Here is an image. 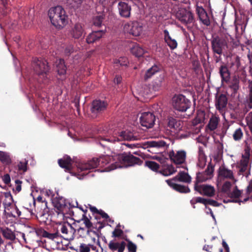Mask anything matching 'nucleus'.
Instances as JSON below:
<instances>
[{
	"mask_svg": "<svg viewBox=\"0 0 252 252\" xmlns=\"http://www.w3.org/2000/svg\"><path fill=\"white\" fill-rule=\"evenodd\" d=\"M139 158L132 155L126 153L114 155L112 156H104L99 158H93L86 162H80L77 165L78 171L77 178L81 179V177L87 174L91 169L97 166H107L102 171H110L118 168L127 167L136 164ZM75 175H77L76 173Z\"/></svg>",
	"mask_w": 252,
	"mask_h": 252,
	"instance_id": "nucleus-1",
	"label": "nucleus"
},
{
	"mask_svg": "<svg viewBox=\"0 0 252 252\" xmlns=\"http://www.w3.org/2000/svg\"><path fill=\"white\" fill-rule=\"evenodd\" d=\"M48 16L51 24L57 28H62L67 23V16L61 6L51 8L48 11Z\"/></svg>",
	"mask_w": 252,
	"mask_h": 252,
	"instance_id": "nucleus-2",
	"label": "nucleus"
},
{
	"mask_svg": "<svg viewBox=\"0 0 252 252\" xmlns=\"http://www.w3.org/2000/svg\"><path fill=\"white\" fill-rule=\"evenodd\" d=\"M53 203L54 207L57 209L56 212L58 213V217L61 219H63L65 215L71 216L72 212L70 209L76 207L78 206L77 201H72L70 202L62 197L55 198Z\"/></svg>",
	"mask_w": 252,
	"mask_h": 252,
	"instance_id": "nucleus-3",
	"label": "nucleus"
},
{
	"mask_svg": "<svg viewBox=\"0 0 252 252\" xmlns=\"http://www.w3.org/2000/svg\"><path fill=\"white\" fill-rule=\"evenodd\" d=\"M189 183L191 181L190 177L188 173L180 172L178 175L172 180H166L168 185L175 190L183 193H187L190 191L189 189L186 186H181L175 183V181Z\"/></svg>",
	"mask_w": 252,
	"mask_h": 252,
	"instance_id": "nucleus-4",
	"label": "nucleus"
},
{
	"mask_svg": "<svg viewBox=\"0 0 252 252\" xmlns=\"http://www.w3.org/2000/svg\"><path fill=\"white\" fill-rule=\"evenodd\" d=\"M173 108L180 112H185L191 106L190 101L182 94H176L172 98Z\"/></svg>",
	"mask_w": 252,
	"mask_h": 252,
	"instance_id": "nucleus-5",
	"label": "nucleus"
},
{
	"mask_svg": "<svg viewBox=\"0 0 252 252\" xmlns=\"http://www.w3.org/2000/svg\"><path fill=\"white\" fill-rule=\"evenodd\" d=\"M104 140L114 143L116 141L123 140H136L137 138L131 131L126 130L122 131L118 133H114L112 136L109 138H104Z\"/></svg>",
	"mask_w": 252,
	"mask_h": 252,
	"instance_id": "nucleus-6",
	"label": "nucleus"
},
{
	"mask_svg": "<svg viewBox=\"0 0 252 252\" xmlns=\"http://www.w3.org/2000/svg\"><path fill=\"white\" fill-rule=\"evenodd\" d=\"M57 232L59 233V231H61L63 234L62 237L64 239L69 240L73 239L75 229L70 223L66 222L59 223L57 224Z\"/></svg>",
	"mask_w": 252,
	"mask_h": 252,
	"instance_id": "nucleus-7",
	"label": "nucleus"
},
{
	"mask_svg": "<svg viewBox=\"0 0 252 252\" xmlns=\"http://www.w3.org/2000/svg\"><path fill=\"white\" fill-rule=\"evenodd\" d=\"M124 30L125 32L137 36L142 33L143 26L141 24L136 21L129 22L124 25Z\"/></svg>",
	"mask_w": 252,
	"mask_h": 252,
	"instance_id": "nucleus-8",
	"label": "nucleus"
},
{
	"mask_svg": "<svg viewBox=\"0 0 252 252\" xmlns=\"http://www.w3.org/2000/svg\"><path fill=\"white\" fill-rule=\"evenodd\" d=\"M177 19L183 24H187L192 22L193 17L191 12L188 9L180 8L176 13Z\"/></svg>",
	"mask_w": 252,
	"mask_h": 252,
	"instance_id": "nucleus-9",
	"label": "nucleus"
},
{
	"mask_svg": "<svg viewBox=\"0 0 252 252\" xmlns=\"http://www.w3.org/2000/svg\"><path fill=\"white\" fill-rule=\"evenodd\" d=\"M155 116L151 112L142 113L140 117V122L143 126L152 127L155 123Z\"/></svg>",
	"mask_w": 252,
	"mask_h": 252,
	"instance_id": "nucleus-10",
	"label": "nucleus"
},
{
	"mask_svg": "<svg viewBox=\"0 0 252 252\" xmlns=\"http://www.w3.org/2000/svg\"><path fill=\"white\" fill-rule=\"evenodd\" d=\"M36 233L38 235H40L43 237H45L52 240L53 242L57 244V246L58 247H60L62 243L61 241V236L58 232L50 233L43 229H39L36 232Z\"/></svg>",
	"mask_w": 252,
	"mask_h": 252,
	"instance_id": "nucleus-11",
	"label": "nucleus"
},
{
	"mask_svg": "<svg viewBox=\"0 0 252 252\" xmlns=\"http://www.w3.org/2000/svg\"><path fill=\"white\" fill-rule=\"evenodd\" d=\"M195 190L198 191L200 194L207 196H213L215 194V189L214 187L208 185H194Z\"/></svg>",
	"mask_w": 252,
	"mask_h": 252,
	"instance_id": "nucleus-12",
	"label": "nucleus"
},
{
	"mask_svg": "<svg viewBox=\"0 0 252 252\" xmlns=\"http://www.w3.org/2000/svg\"><path fill=\"white\" fill-rule=\"evenodd\" d=\"M48 63L45 60H36L35 61L34 69L38 75L46 73L49 70Z\"/></svg>",
	"mask_w": 252,
	"mask_h": 252,
	"instance_id": "nucleus-13",
	"label": "nucleus"
},
{
	"mask_svg": "<svg viewBox=\"0 0 252 252\" xmlns=\"http://www.w3.org/2000/svg\"><path fill=\"white\" fill-rule=\"evenodd\" d=\"M169 157L176 164L183 163L186 159V153L184 151H179L175 153L170 152Z\"/></svg>",
	"mask_w": 252,
	"mask_h": 252,
	"instance_id": "nucleus-14",
	"label": "nucleus"
},
{
	"mask_svg": "<svg viewBox=\"0 0 252 252\" xmlns=\"http://www.w3.org/2000/svg\"><path fill=\"white\" fill-rule=\"evenodd\" d=\"M118 8L120 15L125 18H128L130 15L131 6L127 3L120 1Z\"/></svg>",
	"mask_w": 252,
	"mask_h": 252,
	"instance_id": "nucleus-15",
	"label": "nucleus"
},
{
	"mask_svg": "<svg viewBox=\"0 0 252 252\" xmlns=\"http://www.w3.org/2000/svg\"><path fill=\"white\" fill-rule=\"evenodd\" d=\"M219 179L220 180L228 179L232 180L235 182H236V180L234 178L233 172L224 166H221L219 168Z\"/></svg>",
	"mask_w": 252,
	"mask_h": 252,
	"instance_id": "nucleus-16",
	"label": "nucleus"
},
{
	"mask_svg": "<svg viewBox=\"0 0 252 252\" xmlns=\"http://www.w3.org/2000/svg\"><path fill=\"white\" fill-rule=\"evenodd\" d=\"M165 75L161 73L152 82V88L155 91H160L165 84Z\"/></svg>",
	"mask_w": 252,
	"mask_h": 252,
	"instance_id": "nucleus-17",
	"label": "nucleus"
},
{
	"mask_svg": "<svg viewBox=\"0 0 252 252\" xmlns=\"http://www.w3.org/2000/svg\"><path fill=\"white\" fill-rule=\"evenodd\" d=\"M250 153L249 149L245 150V153L243 155L242 159L240 161L239 167L242 172L245 171L248 167L250 162Z\"/></svg>",
	"mask_w": 252,
	"mask_h": 252,
	"instance_id": "nucleus-18",
	"label": "nucleus"
},
{
	"mask_svg": "<svg viewBox=\"0 0 252 252\" xmlns=\"http://www.w3.org/2000/svg\"><path fill=\"white\" fill-rule=\"evenodd\" d=\"M107 104L103 101L94 100L92 103V111L93 113L97 114L104 110Z\"/></svg>",
	"mask_w": 252,
	"mask_h": 252,
	"instance_id": "nucleus-19",
	"label": "nucleus"
},
{
	"mask_svg": "<svg viewBox=\"0 0 252 252\" xmlns=\"http://www.w3.org/2000/svg\"><path fill=\"white\" fill-rule=\"evenodd\" d=\"M164 37L165 42L172 50H173L177 47V42L176 40L173 38L170 35L168 31L166 30H164Z\"/></svg>",
	"mask_w": 252,
	"mask_h": 252,
	"instance_id": "nucleus-20",
	"label": "nucleus"
},
{
	"mask_svg": "<svg viewBox=\"0 0 252 252\" xmlns=\"http://www.w3.org/2000/svg\"><path fill=\"white\" fill-rule=\"evenodd\" d=\"M1 199L4 210H7L8 208L14 204L12 196L9 192L3 193L1 195Z\"/></svg>",
	"mask_w": 252,
	"mask_h": 252,
	"instance_id": "nucleus-21",
	"label": "nucleus"
},
{
	"mask_svg": "<svg viewBox=\"0 0 252 252\" xmlns=\"http://www.w3.org/2000/svg\"><path fill=\"white\" fill-rule=\"evenodd\" d=\"M196 12L200 21L205 25L210 24V20L205 10L198 6L196 7Z\"/></svg>",
	"mask_w": 252,
	"mask_h": 252,
	"instance_id": "nucleus-22",
	"label": "nucleus"
},
{
	"mask_svg": "<svg viewBox=\"0 0 252 252\" xmlns=\"http://www.w3.org/2000/svg\"><path fill=\"white\" fill-rule=\"evenodd\" d=\"M126 244L125 242H115L111 241L109 245V249L113 252H123L125 249Z\"/></svg>",
	"mask_w": 252,
	"mask_h": 252,
	"instance_id": "nucleus-23",
	"label": "nucleus"
},
{
	"mask_svg": "<svg viewBox=\"0 0 252 252\" xmlns=\"http://www.w3.org/2000/svg\"><path fill=\"white\" fill-rule=\"evenodd\" d=\"M227 44L226 41H222L221 40H217L216 39L212 42V47L214 52L221 54L222 51V48Z\"/></svg>",
	"mask_w": 252,
	"mask_h": 252,
	"instance_id": "nucleus-24",
	"label": "nucleus"
},
{
	"mask_svg": "<svg viewBox=\"0 0 252 252\" xmlns=\"http://www.w3.org/2000/svg\"><path fill=\"white\" fill-rule=\"evenodd\" d=\"M4 212L7 217L17 218L21 215V212L14 204L12 206L8 208L7 210H4Z\"/></svg>",
	"mask_w": 252,
	"mask_h": 252,
	"instance_id": "nucleus-25",
	"label": "nucleus"
},
{
	"mask_svg": "<svg viewBox=\"0 0 252 252\" xmlns=\"http://www.w3.org/2000/svg\"><path fill=\"white\" fill-rule=\"evenodd\" d=\"M58 163L61 167L65 168L66 171L70 170L72 160L70 157L65 156L63 158L59 159Z\"/></svg>",
	"mask_w": 252,
	"mask_h": 252,
	"instance_id": "nucleus-26",
	"label": "nucleus"
},
{
	"mask_svg": "<svg viewBox=\"0 0 252 252\" xmlns=\"http://www.w3.org/2000/svg\"><path fill=\"white\" fill-rule=\"evenodd\" d=\"M104 32L102 31L92 32L87 37L86 41L88 43H92L100 38Z\"/></svg>",
	"mask_w": 252,
	"mask_h": 252,
	"instance_id": "nucleus-27",
	"label": "nucleus"
},
{
	"mask_svg": "<svg viewBox=\"0 0 252 252\" xmlns=\"http://www.w3.org/2000/svg\"><path fill=\"white\" fill-rule=\"evenodd\" d=\"M71 35L74 38H79L84 34V30L81 24H76L71 31Z\"/></svg>",
	"mask_w": 252,
	"mask_h": 252,
	"instance_id": "nucleus-28",
	"label": "nucleus"
},
{
	"mask_svg": "<svg viewBox=\"0 0 252 252\" xmlns=\"http://www.w3.org/2000/svg\"><path fill=\"white\" fill-rule=\"evenodd\" d=\"M227 98L224 94H221L217 98L216 106V108L220 111L222 110L227 104Z\"/></svg>",
	"mask_w": 252,
	"mask_h": 252,
	"instance_id": "nucleus-29",
	"label": "nucleus"
},
{
	"mask_svg": "<svg viewBox=\"0 0 252 252\" xmlns=\"http://www.w3.org/2000/svg\"><path fill=\"white\" fill-rule=\"evenodd\" d=\"M147 147L150 148H161L164 147L166 145V143L162 140H152L146 142Z\"/></svg>",
	"mask_w": 252,
	"mask_h": 252,
	"instance_id": "nucleus-30",
	"label": "nucleus"
},
{
	"mask_svg": "<svg viewBox=\"0 0 252 252\" xmlns=\"http://www.w3.org/2000/svg\"><path fill=\"white\" fill-rule=\"evenodd\" d=\"M168 126L170 128L174 129L178 131L181 129V122L177 121L173 118H169L168 119Z\"/></svg>",
	"mask_w": 252,
	"mask_h": 252,
	"instance_id": "nucleus-31",
	"label": "nucleus"
},
{
	"mask_svg": "<svg viewBox=\"0 0 252 252\" xmlns=\"http://www.w3.org/2000/svg\"><path fill=\"white\" fill-rule=\"evenodd\" d=\"M57 70L60 75H64L66 72V67L64 64V61L59 59L57 61Z\"/></svg>",
	"mask_w": 252,
	"mask_h": 252,
	"instance_id": "nucleus-32",
	"label": "nucleus"
},
{
	"mask_svg": "<svg viewBox=\"0 0 252 252\" xmlns=\"http://www.w3.org/2000/svg\"><path fill=\"white\" fill-rule=\"evenodd\" d=\"M247 193L248 195V197L244 198L243 200L240 199L232 200L231 201L238 202L240 203L241 202H245L250 198L252 201V180L251 181L249 184V186L248 187Z\"/></svg>",
	"mask_w": 252,
	"mask_h": 252,
	"instance_id": "nucleus-33",
	"label": "nucleus"
},
{
	"mask_svg": "<svg viewBox=\"0 0 252 252\" xmlns=\"http://www.w3.org/2000/svg\"><path fill=\"white\" fill-rule=\"evenodd\" d=\"M205 119V112L203 111H198L196 117L193 120V123L195 125L198 124L203 123Z\"/></svg>",
	"mask_w": 252,
	"mask_h": 252,
	"instance_id": "nucleus-34",
	"label": "nucleus"
},
{
	"mask_svg": "<svg viewBox=\"0 0 252 252\" xmlns=\"http://www.w3.org/2000/svg\"><path fill=\"white\" fill-rule=\"evenodd\" d=\"M159 69V67L157 65L152 66L146 71L144 76L145 79L147 80L150 78L154 74L158 72Z\"/></svg>",
	"mask_w": 252,
	"mask_h": 252,
	"instance_id": "nucleus-35",
	"label": "nucleus"
},
{
	"mask_svg": "<svg viewBox=\"0 0 252 252\" xmlns=\"http://www.w3.org/2000/svg\"><path fill=\"white\" fill-rule=\"evenodd\" d=\"M132 53L136 57H141L145 53V50L138 45H135L131 49Z\"/></svg>",
	"mask_w": 252,
	"mask_h": 252,
	"instance_id": "nucleus-36",
	"label": "nucleus"
},
{
	"mask_svg": "<svg viewBox=\"0 0 252 252\" xmlns=\"http://www.w3.org/2000/svg\"><path fill=\"white\" fill-rule=\"evenodd\" d=\"M220 73L223 81H227L228 80L229 73L226 66H221L220 69Z\"/></svg>",
	"mask_w": 252,
	"mask_h": 252,
	"instance_id": "nucleus-37",
	"label": "nucleus"
},
{
	"mask_svg": "<svg viewBox=\"0 0 252 252\" xmlns=\"http://www.w3.org/2000/svg\"><path fill=\"white\" fill-rule=\"evenodd\" d=\"M175 168L172 165H168L165 166L161 171V173L164 176H169L176 172Z\"/></svg>",
	"mask_w": 252,
	"mask_h": 252,
	"instance_id": "nucleus-38",
	"label": "nucleus"
},
{
	"mask_svg": "<svg viewBox=\"0 0 252 252\" xmlns=\"http://www.w3.org/2000/svg\"><path fill=\"white\" fill-rule=\"evenodd\" d=\"M206 158L202 151H199L198 155V162L197 165L201 168H203L206 165Z\"/></svg>",
	"mask_w": 252,
	"mask_h": 252,
	"instance_id": "nucleus-39",
	"label": "nucleus"
},
{
	"mask_svg": "<svg viewBox=\"0 0 252 252\" xmlns=\"http://www.w3.org/2000/svg\"><path fill=\"white\" fill-rule=\"evenodd\" d=\"M218 123V118L216 116H213L210 120L208 125V128L211 130L215 129L217 127Z\"/></svg>",
	"mask_w": 252,
	"mask_h": 252,
	"instance_id": "nucleus-40",
	"label": "nucleus"
},
{
	"mask_svg": "<svg viewBox=\"0 0 252 252\" xmlns=\"http://www.w3.org/2000/svg\"><path fill=\"white\" fill-rule=\"evenodd\" d=\"M0 160L7 164L11 162V159L9 154L1 151H0Z\"/></svg>",
	"mask_w": 252,
	"mask_h": 252,
	"instance_id": "nucleus-41",
	"label": "nucleus"
},
{
	"mask_svg": "<svg viewBox=\"0 0 252 252\" xmlns=\"http://www.w3.org/2000/svg\"><path fill=\"white\" fill-rule=\"evenodd\" d=\"M209 180L208 177L206 176V174L204 172L202 173H198L196 175V182L195 184H197L199 185V183L205 182Z\"/></svg>",
	"mask_w": 252,
	"mask_h": 252,
	"instance_id": "nucleus-42",
	"label": "nucleus"
},
{
	"mask_svg": "<svg viewBox=\"0 0 252 252\" xmlns=\"http://www.w3.org/2000/svg\"><path fill=\"white\" fill-rule=\"evenodd\" d=\"M231 187V184L230 182L226 181L222 185L221 188V191L226 195H230L231 192L230 189Z\"/></svg>",
	"mask_w": 252,
	"mask_h": 252,
	"instance_id": "nucleus-43",
	"label": "nucleus"
},
{
	"mask_svg": "<svg viewBox=\"0 0 252 252\" xmlns=\"http://www.w3.org/2000/svg\"><path fill=\"white\" fill-rule=\"evenodd\" d=\"M2 234L6 239L13 240L15 238V235L13 232L8 229H5L2 230Z\"/></svg>",
	"mask_w": 252,
	"mask_h": 252,
	"instance_id": "nucleus-44",
	"label": "nucleus"
},
{
	"mask_svg": "<svg viewBox=\"0 0 252 252\" xmlns=\"http://www.w3.org/2000/svg\"><path fill=\"white\" fill-rule=\"evenodd\" d=\"M207 200L208 199H206L204 198L197 197L192 198L190 201V203L192 204H195L196 203H201L204 204L206 206L207 205Z\"/></svg>",
	"mask_w": 252,
	"mask_h": 252,
	"instance_id": "nucleus-45",
	"label": "nucleus"
},
{
	"mask_svg": "<svg viewBox=\"0 0 252 252\" xmlns=\"http://www.w3.org/2000/svg\"><path fill=\"white\" fill-rule=\"evenodd\" d=\"M146 165L150 169L154 171H157L159 168V165L154 161H146Z\"/></svg>",
	"mask_w": 252,
	"mask_h": 252,
	"instance_id": "nucleus-46",
	"label": "nucleus"
},
{
	"mask_svg": "<svg viewBox=\"0 0 252 252\" xmlns=\"http://www.w3.org/2000/svg\"><path fill=\"white\" fill-rule=\"evenodd\" d=\"M241 191L237 189V187H235L233 190L230 192V195L228 196L231 198H238L239 197L242 198V197L241 196Z\"/></svg>",
	"mask_w": 252,
	"mask_h": 252,
	"instance_id": "nucleus-47",
	"label": "nucleus"
},
{
	"mask_svg": "<svg viewBox=\"0 0 252 252\" xmlns=\"http://www.w3.org/2000/svg\"><path fill=\"white\" fill-rule=\"evenodd\" d=\"M91 249H92V251L93 252H95L93 246H90L86 244H82L80 246V252H91Z\"/></svg>",
	"mask_w": 252,
	"mask_h": 252,
	"instance_id": "nucleus-48",
	"label": "nucleus"
},
{
	"mask_svg": "<svg viewBox=\"0 0 252 252\" xmlns=\"http://www.w3.org/2000/svg\"><path fill=\"white\" fill-rule=\"evenodd\" d=\"M243 136V132L240 128H237L233 134V138L235 140H239Z\"/></svg>",
	"mask_w": 252,
	"mask_h": 252,
	"instance_id": "nucleus-49",
	"label": "nucleus"
},
{
	"mask_svg": "<svg viewBox=\"0 0 252 252\" xmlns=\"http://www.w3.org/2000/svg\"><path fill=\"white\" fill-rule=\"evenodd\" d=\"M66 3L72 7L78 6L83 0H65Z\"/></svg>",
	"mask_w": 252,
	"mask_h": 252,
	"instance_id": "nucleus-50",
	"label": "nucleus"
},
{
	"mask_svg": "<svg viewBox=\"0 0 252 252\" xmlns=\"http://www.w3.org/2000/svg\"><path fill=\"white\" fill-rule=\"evenodd\" d=\"M213 167L212 166H208L207 169L204 171V173L206 174V176L208 177V178L209 179H210L212 178L213 176Z\"/></svg>",
	"mask_w": 252,
	"mask_h": 252,
	"instance_id": "nucleus-51",
	"label": "nucleus"
},
{
	"mask_svg": "<svg viewBox=\"0 0 252 252\" xmlns=\"http://www.w3.org/2000/svg\"><path fill=\"white\" fill-rule=\"evenodd\" d=\"M103 20V17L101 15L95 16L94 18L93 22L94 25L99 26L101 25Z\"/></svg>",
	"mask_w": 252,
	"mask_h": 252,
	"instance_id": "nucleus-52",
	"label": "nucleus"
},
{
	"mask_svg": "<svg viewBox=\"0 0 252 252\" xmlns=\"http://www.w3.org/2000/svg\"><path fill=\"white\" fill-rule=\"evenodd\" d=\"M127 63V60L125 57L120 58L118 60H116L115 63L119 64L121 66L126 65Z\"/></svg>",
	"mask_w": 252,
	"mask_h": 252,
	"instance_id": "nucleus-53",
	"label": "nucleus"
},
{
	"mask_svg": "<svg viewBox=\"0 0 252 252\" xmlns=\"http://www.w3.org/2000/svg\"><path fill=\"white\" fill-rule=\"evenodd\" d=\"M246 120L249 129H252V111L247 116Z\"/></svg>",
	"mask_w": 252,
	"mask_h": 252,
	"instance_id": "nucleus-54",
	"label": "nucleus"
},
{
	"mask_svg": "<svg viewBox=\"0 0 252 252\" xmlns=\"http://www.w3.org/2000/svg\"><path fill=\"white\" fill-rule=\"evenodd\" d=\"M18 167L19 170L25 172L27 170V162H20L18 164Z\"/></svg>",
	"mask_w": 252,
	"mask_h": 252,
	"instance_id": "nucleus-55",
	"label": "nucleus"
},
{
	"mask_svg": "<svg viewBox=\"0 0 252 252\" xmlns=\"http://www.w3.org/2000/svg\"><path fill=\"white\" fill-rule=\"evenodd\" d=\"M245 142L247 146V148L245 149H249V153H250V150L252 147V137L251 136L248 138Z\"/></svg>",
	"mask_w": 252,
	"mask_h": 252,
	"instance_id": "nucleus-56",
	"label": "nucleus"
},
{
	"mask_svg": "<svg viewBox=\"0 0 252 252\" xmlns=\"http://www.w3.org/2000/svg\"><path fill=\"white\" fill-rule=\"evenodd\" d=\"M127 247L129 252H136V246L132 242H129L128 243Z\"/></svg>",
	"mask_w": 252,
	"mask_h": 252,
	"instance_id": "nucleus-57",
	"label": "nucleus"
},
{
	"mask_svg": "<svg viewBox=\"0 0 252 252\" xmlns=\"http://www.w3.org/2000/svg\"><path fill=\"white\" fill-rule=\"evenodd\" d=\"M250 103L248 105L249 109L252 108V81L250 84Z\"/></svg>",
	"mask_w": 252,
	"mask_h": 252,
	"instance_id": "nucleus-58",
	"label": "nucleus"
},
{
	"mask_svg": "<svg viewBox=\"0 0 252 252\" xmlns=\"http://www.w3.org/2000/svg\"><path fill=\"white\" fill-rule=\"evenodd\" d=\"M15 190L17 192H19L21 190V183L22 182L18 180L15 181Z\"/></svg>",
	"mask_w": 252,
	"mask_h": 252,
	"instance_id": "nucleus-59",
	"label": "nucleus"
},
{
	"mask_svg": "<svg viewBox=\"0 0 252 252\" xmlns=\"http://www.w3.org/2000/svg\"><path fill=\"white\" fill-rule=\"evenodd\" d=\"M123 234V231L121 229H115L113 232V236L114 237H119Z\"/></svg>",
	"mask_w": 252,
	"mask_h": 252,
	"instance_id": "nucleus-60",
	"label": "nucleus"
},
{
	"mask_svg": "<svg viewBox=\"0 0 252 252\" xmlns=\"http://www.w3.org/2000/svg\"><path fill=\"white\" fill-rule=\"evenodd\" d=\"M2 180L5 184H8L10 182V176L8 174L4 175L2 177Z\"/></svg>",
	"mask_w": 252,
	"mask_h": 252,
	"instance_id": "nucleus-61",
	"label": "nucleus"
},
{
	"mask_svg": "<svg viewBox=\"0 0 252 252\" xmlns=\"http://www.w3.org/2000/svg\"><path fill=\"white\" fill-rule=\"evenodd\" d=\"M208 204L213 206H218L219 205V203L217 201L212 199H208L207 205Z\"/></svg>",
	"mask_w": 252,
	"mask_h": 252,
	"instance_id": "nucleus-62",
	"label": "nucleus"
},
{
	"mask_svg": "<svg viewBox=\"0 0 252 252\" xmlns=\"http://www.w3.org/2000/svg\"><path fill=\"white\" fill-rule=\"evenodd\" d=\"M122 80V77L119 75H116L114 79V82L117 84H119Z\"/></svg>",
	"mask_w": 252,
	"mask_h": 252,
	"instance_id": "nucleus-63",
	"label": "nucleus"
},
{
	"mask_svg": "<svg viewBox=\"0 0 252 252\" xmlns=\"http://www.w3.org/2000/svg\"><path fill=\"white\" fill-rule=\"evenodd\" d=\"M154 158H155L156 159L158 160L161 163H164L165 162V158L160 157V156H155L154 157Z\"/></svg>",
	"mask_w": 252,
	"mask_h": 252,
	"instance_id": "nucleus-64",
	"label": "nucleus"
}]
</instances>
